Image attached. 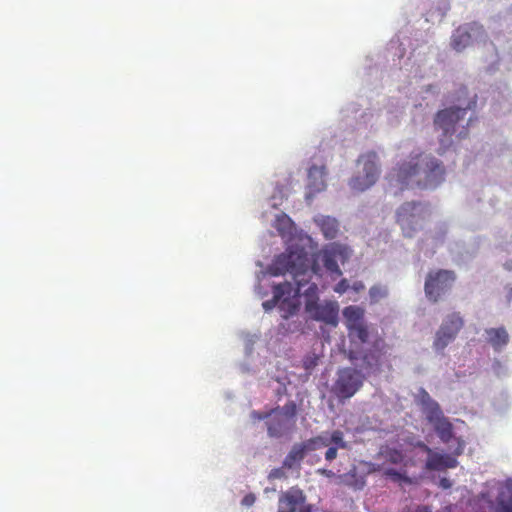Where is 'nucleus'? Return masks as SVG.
I'll return each instance as SVG.
<instances>
[{
    "label": "nucleus",
    "instance_id": "1",
    "mask_svg": "<svg viewBox=\"0 0 512 512\" xmlns=\"http://www.w3.org/2000/svg\"><path fill=\"white\" fill-rule=\"evenodd\" d=\"M308 262L306 254L303 250H292L278 255L273 263L269 266V273L273 276L285 274L292 275L295 285L290 282H283L273 286V298L264 301L262 306L266 312L271 311L278 306L281 317L288 319L297 313L300 302L299 296L301 289L306 285L307 280L304 279L308 272Z\"/></svg>",
    "mask_w": 512,
    "mask_h": 512
},
{
    "label": "nucleus",
    "instance_id": "2",
    "mask_svg": "<svg viewBox=\"0 0 512 512\" xmlns=\"http://www.w3.org/2000/svg\"><path fill=\"white\" fill-rule=\"evenodd\" d=\"M445 168L435 157L425 154H410L397 163L386 175V180L395 195L410 187H433L444 179Z\"/></svg>",
    "mask_w": 512,
    "mask_h": 512
},
{
    "label": "nucleus",
    "instance_id": "3",
    "mask_svg": "<svg viewBox=\"0 0 512 512\" xmlns=\"http://www.w3.org/2000/svg\"><path fill=\"white\" fill-rule=\"evenodd\" d=\"M303 250L307 257L308 262V272L305 274L304 279L307 280L306 284L309 283L311 277L313 274L320 275L321 267L320 263L323 264L324 268L327 272H329L334 277H339L342 275V271L340 270L338 266V260H341L342 262L348 257L347 248L336 243H332L328 246H326L324 249L316 253L313 257V261L310 262V259L308 257V253L305 251L304 248L301 247H295V248H289L286 250V252L294 251V250Z\"/></svg>",
    "mask_w": 512,
    "mask_h": 512
},
{
    "label": "nucleus",
    "instance_id": "4",
    "mask_svg": "<svg viewBox=\"0 0 512 512\" xmlns=\"http://www.w3.org/2000/svg\"><path fill=\"white\" fill-rule=\"evenodd\" d=\"M357 163L362 165V172L350 179L349 186L355 192H364L372 187L379 178V158L376 152L369 151L360 155Z\"/></svg>",
    "mask_w": 512,
    "mask_h": 512
},
{
    "label": "nucleus",
    "instance_id": "5",
    "mask_svg": "<svg viewBox=\"0 0 512 512\" xmlns=\"http://www.w3.org/2000/svg\"><path fill=\"white\" fill-rule=\"evenodd\" d=\"M456 280V274L452 270L439 269L430 271L425 280L424 291L427 298L437 302L448 291Z\"/></svg>",
    "mask_w": 512,
    "mask_h": 512
},
{
    "label": "nucleus",
    "instance_id": "6",
    "mask_svg": "<svg viewBox=\"0 0 512 512\" xmlns=\"http://www.w3.org/2000/svg\"><path fill=\"white\" fill-rule=\"evenodd\" d=\"M424 218V207L418 202L404 203L397 211L396 220L401 226L405 237H412L421 227Z\"/></svg>",
    "mask_w": 512,
    "mask_h": 512
},
{
    "label": "nucleus",
    "instance_id": "7",
    "mask_svg": "<svg viewBox=\"0 0 512 512\" xmlns=\"http://www.w3.org/2000/svg\"><path fill=\"white\" fill-rule=\"evenodd\" d=\"M363 375L354 368H343L338 372V377L333 386V392L341 400L351 398L362 386Z\"/></svg>",
    "mask_w": 512,
    "mask_h": 512
},
{
    "label": "nucleus",
    "instance_id": "8",
    "mask_svg": "<svg viewBox=\"0 0 512 512\" xmlns=\"http://www.w3.org/2000/svg\"><path fill=\"white\" fill-rule=\"evenodd\" d=\"M476 105V101H472L466 108L450 107L440 110L434 118V126L436 129L442 130L443 137H451L456 131V124L464 119L467 110Z\"/></svg>",
    "mask_w": 512,
    "mask_h": 512
},
{
    "label": "nucleus",
    "instance_id": "9",
    "mask_svg": "<svg viewBox=\"0 0 512 512\" xmlns=\"http://www.w3.org/2000/svg\"><path fill=\"white\" fill-rule=\"evenodd\" d=\"M305 310L313 320L331 326L338 324L339 305L335 301H326L324 303L317 301L305 302Z\"/></svg>",
    "mask_w": 512,
    "mask_h": 512
},
{
    "label": "nucleus",
    "instance_id": "10",
    "mask_svg": "<svg viewBox=\"0 0 512 512\" xmlns=\"http://www.w3.org/2000/svg\"><path fill=\"white\" fill-rule=\"evenodd\" d=\"M267 432L270 437L280 438L293 431L296 421L282 417L276 410H271V416L266 422Z\"/></svg>",
    "mask_w": 512,
    "mask_h": 512
},
{
    "label": "nucleus",
    "instance_id": "11",
    "mask_svg": "<svg viewBox=\"0 0 512 512\" xmlns=\"http://www.w3.org/2000/svg\"><path fill=\"white\" fill-rule=\"evenodd\" d=\"M304 501L303 492L300 489L291 488L279 496L278 512H296Z\"/></svg>",
    "mask_w": 512,
    "mask_h": 512
},
{
    "label": "nucleus",
    "instance_id": "12",
    "mask_svg": "<svg viewBox=\"0 0 512 512\" xmlns=\"http://www.w3.org/2000/svg\"><path fill=\"white\" fill-rule=\"evenodd\" d=\"M457 465L458 461L456 456L432 451L427 457L425 469L428 471H443L455 468Z\"/></svg>",
    "mask_w": 512,
    "mask_h": 512
},
{
    "label": "nucleus",
    "instance_id": "13",
    "mask_svg": "<svg viewBox=\"0 0 512 512\" xmlns=\"http://www.w3.org/2000/svg\"><path fill=\"white\" fill-rule=\"evenodd\" d=\"M471 31L474 30H483V27L481 25H478L476 23L470 24L469 26H460L458 27L451 39V45L454 50L460 52L463 49H465L471 42Z\"/></svg>",
    "mask_w": 512,
    "mask_h": 512
},
{
    "label": "nucleus",
    "instance_id": "14",
    "mask_svg": "<svg viewBox=\"0 0 512 512\" xmlns=\"http://www.w3.org/2000/svg\"><path fill=\"white\" fill-rule=\"evenodd\" d=\"M428 421L433 424L434 429L442 442L448 443L453 437V426L442 411L439 415L428 416Z\"/></svg>",
    "mask_w": 512,
    "mask_h": 512
},
{
    "label": "nucleus",
    "instance_id": "15",
    "mask_svg": "<svg viewBox=\"0 0 512 512\" xmlns=\"http://www.w3.org/2000/svg\"><path fill=\"white\" fill-rule=\"evenodd\" d=\"M307 453H309V451L306 450L305 444L303 442L294 444L287 456L284 458L283 466L288 470H299L301 462Z\"/></svg>",
    "mask_w": 512,
    "mask_h": 512
},
{
    "label": "nucleus",
    "instance_id": "16",
    "mask_svg": "<svg viewBox=\"0 0 512 512\" xmlns=\"http://www.w3.org/2000/svg\"><path fill=\"white\" fill-rule=\"evenodd\" d=\"M325 167L312 166L308 172V188L310 194L320 192L325 189Z\"/></svg>",
    "mask_w": 512,
    "mask_h": 512
},
{
    "label": "nucleus",
    "instance_id": "17",
    "mask_svg": "<svg viewBox=\"0 0 512 512\" xmlns=\"http://www.w3.org/2000/svg\"><path fill=\"white\" fill-rule=\"evenodd\" d=\"M315 222L321 229L326 239L336 238L339 231V224L335 218H332L330 216H321L315 219Z\"/></svg>",
    "mask_w": 512,
    "mask_h": 512
},
{
    "label": "nucleus",
    "instance_id": "18",
    "mask_svg": "<svg viewBox=\"0 0 512 512\" xmlns=\"http://www.w3.org/2000/svg\"><path fill=\"white\" fill-rule=\"evenodd\" d=\"M486 335L488 342L495 350H500L509 341V335L503 327L487 329Z\"/></svg>",
    "mask_w": 512,
    "mask_h": 512
},
{
    "label": "nucleus",
    "instance_id": "19",
    "mask_svg": "<svg viewBox=\"0 0 512 512\" xmlns=\"http://www.w3.org/2000/svg\"><path fill=\"white\" fill-rule=\"evenodd\" d=\"M418 401L424 412L428 416L439 415L441 412L439 404L431 398L425 389H420L418 393Z\"/></svg>",
    "mask_w": 512,
    "mask_h": 512
},
{
    "label": "nucleus",
    "instance_id": "20",
    "mask_svg": "<svg viewBox=\"0 0 512 512\" xmlns=\"http://www.w3.org/2000/svg\"><path fill=\"white\" fill-rule=\"evenodd\" d=\"M346 327H352L364 322V309L359 306H348L343 310Z\"/></svg>",
    "mask_w": 512,
    "mask_h": 512
},
{
    "label": "nucleus",
    "instance_id": "21",
    "mask_svg": "<svg viewBox=\"0 0 512 512\" xmlns=\"http://www.w3.org/2000/svg\"><path fill=\"white\" fill-rule=\"evenodd\" d=\"M493 512H512V487L500 491Z\"/></svg>",
    "mask_w": 512,
    "mask_h": 512
},
{
    "label": "nucleus",
    "instance_id": "22",
    "mask_svg": "<svg viewBox=\"0 0 512 512\" xmlns=\"http://www.w3.org/2000/svg\"><path fill=\"white\" fill-rule=\"evenodd\" d=\"M348 335L352 342L358 341L360 344H364L369 340V330L367 325L363 322L361 324L354 325L347 328Z\"/></svg>",
    "mask_w": 512,
    "mask_h": 512
},
{
    "label": "nucleus",
    "instance_id": "23",
    "mask_svg": "<svg viewBox=\"0 0 512 512\" xmlns=\"http://www.w3.org/2000/svg\"><path fill=\"white\" fill-rule=\"evenodd\" d=\"M441 326H446L445 334H452L453 337H456L463 326V320L458 313H452L447 316Z\"/></svg>",
    "mask_w": 512,
    "mask_h": 512
},
{
    "label": "nucleus",
    "instance_id": "24",
    "mask_svg": "<svg viewBox=\"0 0 512 512\" xmlns=\"http://www.w3.org/2000/svg\"><path fill=\"white\" fill-rule=\"evenodd\" d=\"M446 326H440L439 330L436 332L433 347L436 351L442 352L449 343H451L455 337L452 334L446 333Z\"/></svg>",
    "mask_w": 512,
    "mask_h": 512
},
{
    "label": "nucleus",
    "instance_id": "25",
    "mask_svg": "<svg viewBox=\"0 0 512 512\" xmlns=\"http://www.w3.org/2000/svg\"><path fill=\"white\" fill-rule=\"evenodd\" d=\"M303 443L305 444L306 450L309 452L330 446L328 435H318L303 441Z\"/></svg>",
    "mask_w": 512,
    "mask_h": 512
},
{
    "label": "nucleus",
    "instance_id": "26",
    "mask_svg": "<svg viewBox=\"0 0 512 512\" xmlns=\"http://www.w3.org/2000/svg\"><path fill=\"white\" fill-rule=\"evenodd\" d=\"M279 415L289 419L290 421H296L297 405L294 401H288L282 408L275 409Z\"/></svg>",
    "mask_w": 512,
    "mask_h": 512
},
{
    "label": "nucleus",
    "instance_id": "27",
    "mask_svg": "<svg viewBox=\"0 0 512 512\" xmlns=\"http://www.w3.org/2000/svg\"><path fill=\"white\" fill-rule=\"evenodd\" d=\"M329 445L337 449H346L347 442L344 440V434L340 430H334L329 436Z\"/></svg>",
    "mask_w": 512,
    "mask_h": 512
},
{
    "label": "nucleus",
    "instance_id": "28",
    "mask_svg": "<svg viewBox=\"0 0 512 512\" xmlns=\"http://www.w3.org/2000/svg\"><path fill=\"white\" fill-rule=\"evenodd\" d=\"M387 294V289L381 285H374L369 290V296L373 303L379 302L381 299L385 298Z\"/></svg>",
    "mask_w": 512,
    "mask_h": 512
},
{
    "label": "nucleus",
    "instance_id": "29",
    "mask_svg": "<svg viewBox=\"0 0 512 512\" xmlns=\"http://www.w3.org/2000/svg\"><path fill=\"white\" fill-rule=\"evenodd\" d=\"M386 460L392 464H400L404 460L403 453L395 448H389L384 452Z\"/></svg>",
    "mask_w": 512,
    "mask_h": 512
},
{
    "label": "nucleus",
    "instance_id": "30",
    "mask_svg": "<svg viewBox=\"0 0 512 512\" xmlns=\"http://www.w3.org/2000/svg\"><path fill=\"white\" fill-rule=\"evenodd\" d=\"M363 361L366 363V368L378 367L380 364V355L375 352L366 353L363 357Z\"/></svg>",
    "mask_w": 512,
    "mask_h": 512
},
{
    "label": "nucleus",
    "instance_id": "31",
    "mask_svg": "<svg viewBox=\"0 0 512 512\" xmlns=\"http://www.w3.org/2000/svg\"><path fill=\"white\" fill-rule=\"evenodd\" d=\"M306 302L317 301L318 302V286L315 283H311L308 288L304 291Z\"/></svg>",
    "mask_w": 512,
    "mask_h": 512
},
{
    "label": "nucleus",
    "instance_id": "32",
    "mask_svg": "<svg viewBox=\"0 0 512 512\" xmlns=\"http://www.w3.org/2000/svg\"><path fill=\"white\" fill-rule=\"evenodd\" d=\"M285 469H287L286 467H284L283 465L281 467H278V468H273L269 474H268V479L269 480H276V479H284L286 478V473H285Z\"/></svg>",
    "mask_w": 512,
    "mask_h": 512
},
{
    "label": "nucleus",
    "instance_id": "33",
    "mask_svg": "<svg viewBox=\"0 0 512 512\" xmlns=\"http://www.w3.org/2000/svg\"><path fill=\"white\" fill-rule=\"evenodd\" d=\"M385 475L392 478L393 480L395 481H405V482H410V480L402 473L398 472L397 470L391 468V469H387L385 471Z\"/></svg>",
    "mask_w": 512,
    "mask_h": 512
},
{
    "label": "nucleus",
    "instance_id": "34",
    "mask_svg": "<svg viewBox=\"0 0 512 512\" xmlns=\"http://www.w3.org/2000/svg\"><path fill=\"white\" fill-rule=\"evenodd\" d=\"M348 288H349L348 281L346 279H342L341 281H339L337 283L334 290H335V292L342 294V293L346 292Z\"/></svg>",
    "mask_w": 512,
    "mask_h": 512
},
{
    "label": "nucleus",
    "instance_id": "35",
    "mask_svg": "<svg viewBox=\"0 0 512 512\" xmlns=\"http://www.w3.org/2000/svg\"><path fill=\"white\" fill-rule=\"evenodd\" d=\"M317 357H309L304 360L303 366L306 370H312L317 365Z\"/></svg>",
    "mask_w": 512,
    "mask_h": 512
},
{
    "label": "nucleus",
    "instance_id": "36",
    "mask_svg": "<svg viewBox=\"0 0 512 512\" xmlns=\"http://www.w3.org/2000/svg\"><path fill=\"white\" fill-rule=\"evenodd\" d=\"M337 447L328 446V450L325 453V459L329 462L337 457Z\"/></svg>",
    "mask_w": 512,
    "mask_h": 512
},
{
    "label": "nucleus",
    "instance_id": "37",
    "mask_svg": "<svg viewBox=\"0 0 512 512\" xmlns=\"http://www.w3.org/2000/svg\"><path fill=\"white\" fill-rule=\"evenodd\" d=\"M255 500H256L255 495L252 493H249V494L245 495L244 498L242 499V505L247 506V507L252 506L255 503Z\"/></svg>",
    "mask_w": 512,
    "mask_h": 512
},
{
    "label": "nucleus",
    "instance_id": "38",
    "mask_svg": "<svg viewBox=\"0 0 512 512\" xmlns=\"http://www.w3.org/2000/svg\"><path fill=\"white\" fill-rule=\"evenodd\" d=\"M270 416H271V412H269V413H261V412L253 411L251 413V417L254 420H264V419L270 418Z\"/></svg>",
    "mask_w": 512,
    "mask_h": 512
},
{
    "label": "nucleus",
    "instance_id": "39",
    "mask_svg": "<svg viewBox=\"0 0 512 512\" xmlns=\"http://www.w3.org/2000/svg\"><path fill=\"white\" fill-rule=\"evenodd\" d=\"M415 446L420 448L423 452L427 453L428 456L433 451L428 445L421 441L417 442Z\"/></svg>",
    "mask_w": 512,
    "mask_h": 512
},
{
    "label": "nucleus",
    "instance_id": "40",
    "mask_svg": "<svg viewBox=\"0 0 512 512\" xmlns=\"http://www.w3.org/2000/svg\"><path fill=\"white\" fill-rule=\"evenodd\" d=\"M415 512H432V509L429 506L421 505L416 508Z\"/></svg>",
    "mask_w": 512,
    "mask_h": 512
},
{
    "label": "nucleus",
    "instance_id": "41",
    "mask_svg": "<svg viewBox=\"0 0 512 512\" xmlns=\"http://www.w3.org/2000/svg\"><path fill=\"white\" fill-rule=\"evenodd\" d=\"M277 222H278V223H281V224H283V225H284V224H288V223H290V218H288L286 215H283V216H281V217H279V218L277 219Z\"/></svg>",
    "mask_w": 512,
    "mask_h": 512
},
{
    "label": "nucleus",
    "instance_id": "42",
    "mask_svg": "<svg viewBox=\"0 0 512 512\" xmlns=\"http://www.w3.org/2000/svg\"><path fill=\"white\" fill-rule=\"evenodd\" d=\"M440 485H441V487H443V488L447 489V488H450L451 483H450V482H449V480H447L446 478H442V479L440 480Z\"/></svg>",
    "mask_w": 512,
    "mask_h": 512
},
{
    "label": "nucleus",
    "instance_id": "43",
    "mask_svg": "<svg viewBox=\"0 0 512 512\" xmlns=\"http://www.w3.org/2000/svg\"><path fill=\"white\" fill-rule=\"evenodd\" d=\"M321 473L324 474V475L329 476L332 472L329 471V470L323 469V470H321Z\"/></svg>",
    "mask_w": 512,
    "mask_h": 512
},
{
    "label": "nucleus",
    "instance_id": "44",
    "mask_svg": "<svg viewBox=\"0 0 512 512\" xmlns=\"http://www.w3.org/2000/svg\"><path fill=\"white\" fill-rule=\"evenodd\" d=\"M363 287H364V286H363V284H362V283H358V284H356V285H355V289H356V290H359L360 288H363Z\"/></svg>",
    "mask_w": 512,
    "mask_h": 512
},
{
    "label": "nucleus",
    "instance_id": "45",
    "mask_svg": "<svg viewBox=\"0 0 512 512\" xmlns=\"http://www.w3.org/2000/svg\"><path fill=\"white\" fill-rule=\"evenodd\" d=\"M462 453V448H460L457 452H456V456L457 455H460Z\"/></svg>",
    "mask_w": 512,
    "mask_h": 512
},
{
    "label": "nucleus",
    "instance_id": "46",
    "mask_svg": "<svg viewBox=\"0 0 512 512\" xmlns=\"http://www.w3.org/2000/svg\"><path fill=\"white\" fill-rule=\"evenodd\" d=\"M441 143L444 144L445 143V139H440Z\"/></svg>",
    "mask_w": 512,
    "mask_h": 512
},
{
    "label": "nucleus",
    "instance_id": "47",
    "mask_svg": "<svg viewBox=\"0 0 512 512\" xmlns=\"http://www.w3.org/2000/svg\"><path fill=\"white\" fill-rule=\"evenodd\" d=\"M300 512H309V511H300Z\"/></svg>",
    "mask_w": 512,
    "mask_h": 512
}]
</instances>
